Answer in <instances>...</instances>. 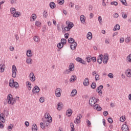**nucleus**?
<instances>
[{"label":"nucleus","instance_id":"f257e3e1","mask_svg":"<svg viewBox=\"0 0 131 131\" xmlns=\"http://www.w3.org/2000/svg\"><path fill=\"white\" fill-rule=\"evenodd\" d=\"M45 121L40 123V126L42 129H44V128H46V127H48V126L50 125V123L53 121L52 117H51V115L48 113H46L45 114Z\"/></svg>","mask_w":131,"mask_h":131},{"label":"nucleus","instance_id":"f03ea898","mask_svg":"<svg viewBox=\"0 0 131 131\" xmlns=\"http://www.w3.org/2000/svg\"><path fill=\"white\" fill-rule=\"evenodd\" d=\"M109 56L107 54H104V56L101 54L97 58V62L99 64H102V62L104 64H107Z\"/></svg>","mask_w":131,"mask_h":131},{"label":"nucleus","instance_id":"7ed1b4c3","mask_svg":"<svg viewBox=\"0 0 131 131\" xmlns=\"http://www.w3.org/2000/svg\"><path fill=\"white\" fill-rule=\"evenodd\" d=\"M10 13L14 18H18L21 16V12L17 11V10L14 7H11L10 9Z\"/></svg>","mask_w":131,"mask_h":131},{"label":"nucleus","instance_id":"20e7f679","mask_svg":"<svg viewBox=\"0 0 131 131\" xmlns=\"http://www.w3.org/2000/svg\"><path fill=\"white\" fill-rule=\"evenodd\" d=\"M7 103L10 105H14L16 103V99L13 97L12 94H9L7 96Z\"/></svg>","mask_w":131,"mask_h":131},{"label":"nucleus","instance_id":"39448f33","mask_svg":"<svg viewBox=\"0 0 131 131\" xmlns=\"http://www.w3.org/2000/svg\"><path fill=\"white\" fill-rule=\"evenodd\" d=\"M9 86L12 89H13V88H15V89H18L19 87V84L17 82H14V79L11 78L9 80Z\"/></svg>","mask_w":131,"mask_h":131},{"label":"nucleus","instance_id":"423d86ee","mask_svg":"<svg viewBox=\"0 0 131 131\" xmlns=\"http://www.w3.org/2000/svg\"><path fill=\"white\" fill-rule=\"evenodd\" d=\"M96 103H97V99L95 97H93L90 99L89 104L91 106H93L94 107Z\"/></svg>","mask_w":131,"mask_h":131},{"label":"nucleus","instance_id":"0eeeda50","mask_svg":"<svg viewBox=\"0 0 131 131\" xmlns=\"http://www.w3.org/2000/svg\"><path fill=\"white\" fill-rule=\"evenodd\" d=\"M62 93V89L60 88H57L55 90V96L57 98H60L61 97V94Z\"/></svg>","mask_w":131,"mask_h":131},{"label":"nucleus","instance_id":"6e6552de","mask_svg":"<svg viewBox=\"0 0 131 131\" xmlns=\"http://www.w3.org/2000/svg\"><path fill=\"white\" fill-rule=\"evenodd\" d=\"M12 76L14 78H16V76H17V68L15 66V65H13L12 66Z\"/></svg>","mask_w":131,"mask_h":131},{"label":"nucleus","instance_id":"1a4fd4ad","mask_svg":"<svg viewBox=\"0 0 131 131\" xmlns=\"http://www.w3.org/2000/svg\"><path fill=\"white\" fill-rule=\"evenodd\" d=\"M82 117V116L80 114L78 115L77 116L76 120L74 121V123L76 124H78V123H80V122H81V121L80 120V119H81Z\"/></svg>","mask_w":131,"mask_h":131},{"label":"nucleus","instance_id":"9d476101","mask_svg":"<svg viewBox=\"0 0 131 131\" xmlns=\"http://www.w3.org/2000/svg\"><path fill=\"white\" fill-rule=\"evenodd\" d=\"M69 69L67 71H66V73L67 74H68V73H70V71H73L74 70V64H71L69 67Z\"/></svg>","mask_w":131,"mask_h":131},{"label":"nucleus","instance_id":"9b49d317","mask_svg":"<svg viewBox=\"0 0 131 131\" xmlns=\"http://www.w3.org/2000/svg\"><path fill=\"white\" fill-rule=\"evenodd\" d=\"M39 87H38V86L36 85L33 89L32 93L33 94H38V93H39Z\"/></svg>","mask_w":131,"mask_h":131},{"label":"nucleus","instance_id":"f8f14e48","mask_svg":"<svg viewBox=\"0 0 131 131\" xmlns=\"http://www.w3.org/2000/svg\"><path fill=\"white\" fill-rule=\"evenodd\" d=\"M125 74L127 77H128V78L131 77V69H127L125 71Z\"/></svg>","mask_w":131,"mask_h":131},{"label":"nucleus","instance_id":"ddd939ff","mask_svg":"<svg viewBox=\"0 0 131 131\" xmlns=\"http://www.w3.org/2000/svg\"><path fill=\"white\" fill-rule=\"evenodd\" d=\"M26 56L28 58H32V57H33V54L31 50H28L27 51Z\"/></svg>","mask_w":131,"mask_h":131},{"label":"nucleus","instance_id":"4468645a","mask_svg":"<svg viewBox=\"0 0 131 131\" xmlns=\"http://www.w3.org/2000/svg\"><path fill=\"white\" fill-rule=\"evenodd\" d=\"M29 78L31 81H35V76L33 73H31L29 75Z\"/></svg>","mask_w":131,"mask_h":131},{"label":"nucleus","instance_id":"2eb2a0df","mask_svg":"<svg viewBox=\"0 0 131 131\" xmlns=\"http://www.w3.org/2000/svg\"><path fill=\"white\" fill-rule=\"evenodd\" d=\"M61 28L63 33H66V32L70 30V29L68 26L64 28V25L61 26Z\"/></svg>","mask_w":131,"mask_h":131},{"label":"nucleus","instance_id":"dca6fc26","mask_svg":"<svg viewBox=\"0 0 131 131\" xmlns=\"http://www.w3.org/2000/svg\"><path fill=\"white\" fill-rule=\"evenodd\" d=\"M0 120L3 123L6 122V118L5 117V115L3 113L0 114Z\"/></svg>","mask_w":131,"mask_h":131},{"label":"nucleus","instance_id":"f3484780","mask_svg":"<svg viewBox=\"0 0 131 131\" xmlns=\"http://www.w3.org/2000/svg\"><path fill=\"white\" fill-rule=\"evenodd\" d=\"M122 131H129V128H128V126L126 124H123L122 126Z\"/></svg>","mask_w":131,"mask_h":131},{"label":"nucleus","instance_id":"a211bd4d","mask_svg":"<svg viewBox=\"0 0 131 131\" xmlns=\"http://www.w3.org/2000/svg\"><path fill=\"white\" fill-rule=\"evenodd\" d=\"M93 108L95 110H97V111H101L102 110V107L99 104H95Z\"/></svg>","mask_w":131,"mask_h":131},{"label":"nucleus","instance_id":"6ab92c4d","mask_svg":"<svg viewBox=\"0 0 131 131\" xmlns=\"http://www.w3.org/2000/svg\"><path fill=\"white\" fill-rule=\"evenodd\" d=\"M76 47H77V43H76V42H74L72 43L71 45V49L73 51H74V50H75L76 49Z\"/></svg>","mask_w":131,"mask_h":131},{"label":"nucleus","instance_id":"aec40b11","mask_svg":"<svg viewBox=\"0 0 131 131\" xmlns=\"http://www.w3.org/2000/svg\"><path fill=\"white\" fill-rule=\"evenodd\" d=\"M63 103L62 102H59L57 105V110H62L63 108Z\"/></svg>","mask_w":131,"mask_h":131},{"label":"nucleus","instance_id":"412c9836","mask_svg":"<svg viewBox=\"0 0 131 131\" xmlns=\"http://www.w3.org/2000/svg\"><path fill=\"white\" fill-rule=\"evenodd\" d=\"M66 24L67 25V26L70 29H71V28H72V27H73L74 26V25L73 24V23H71L69 21H66Z\"/></svg>","mask_w":131,"mask_h":131},{"label":"nucleus","instance_id":"4be33fe9","mask_svg":"<svg viewBox=\"0 0 131 131\" xmlns=\"http://www.w3.org/2000/svg\"><path fill=\"white\" fill-rule=\"evenodd\" d=\"M33 40L35 42H39L40 41V38L38 36H35L33 37Z\"/></svg>","mask_w":131,"mask_h":131},{"label":"nucleus","instance_id":"5701e85b","mask_svg":"<svg viewBox=\"0 0 131 131\" xmlns=\"http://www.w3.org/2000/svg\"><path fill=\"white\" fill-rule=\"evenodd\" d=\"M80 20L82 24H84V23H85V16L83 15H81L80 17Z\"/></svg>","mask_w":131,"mask_h":131},{"label":"nucleus","instance_id":"b1692460","mask_svg":"<svg viewBox=\"0 0 131 131\" xmlns=\"http://www.w3.org/2000/svg\"><path fill=\"white\" fill-rule=\"evenodd\" d=\"M26 85H27V88L29 90V91H31V89H32V87L31 86V82H30L29 81H27Z\"/></svg>","mask_w":131,"mask_h":131},{"label":"nucleus","instance_id":"393cba45","mask_svg":"<svg viewBox=\"0 0 131 131\" xmlns=\"http://www.w3.org/2000/svg\"><path fill=\"white\" fill-rule=\"evenodd\" d=\"M89 84H90V82H89V78H86L84 80L83 85H84V86H88V85H89Z\"/></svg>","mask_w":131,"mask_h":131},{"label":"nucleus","instance_id":"a878e982","mask_svg":"<svg viewBox=\"0 0 131 131\" xmlns=\"http://www.w3.org/2000/svg\"><path fill=\"white\" fill-rule=\"evenodd\" d=\"M86 37L88 39H89V40H91V39L93 38V35H92V32H88L86 35Z\"/></svg>","mask_w":131,"mask_h":131},{"label":"nucleus","instance_id":"bb28decb","mask_svg":"<svg viewBox=\"0 0 131 131\" xmlns=\"http://www.w3.org/2000/svg\"><path fill=\"white\" fill-rule=\"evenodd\" d=\"M31 57H28L26 58V63L29 64H32V59L31 58Z\"/></svg>","mask_w":131,"mask_h":131},{"label":"nucleus","instance_id":"cd10ccee","mask_svg":"<svg viewBox=\"0 0 131 131\" xmlns=\"http://www.w3.org/2000/svg\"><path fill=\"white\" fill-rule=\"evenodd\" d=\"M36 18H37L36 14H32L31 16L30 21H35V19H36Z\"/></svg>","mask_w":131,"mask_h":131},{"label":"nucleus","instance_id":"c85d7f7f","mask_svg":"<svg viewBox=\"0 0 131 131\" xmlns=\"http://www.w3.org/2000/svg\"><path fill=\"white\" fill-rule=\"evenodd\" d=\"M77 94V91L76 90L74 89L72 90L71 93V97H75V96H76V94Z\"/></svg>","mask_w":131,"mask_h":131},{"label":"nucleus","instance_id":"c756f323","mask_svg":"<svg viewBox=\"0 0 131 131\" xmlns=\"http://www.w3.org/2000/svg\"><path fill=\"white\" fill-rule=\"evenodd\" d=\"M75 80H76V76L73 75L70 79V82H73Z\"/></svg>","mask_w":131,"mask_h":131},{"label":"nucleus","instance_id":"7c9ffc66","mask_svg":"<svg viewBox=\"0 0 131 131\" xmlns=\"http://www.w3.org/2000/svg\"><path fill=\"white\" fill-rule=\"evenodd\" d=\"M67 115L68 116H71L72 115V109H69L67 111Z\"/></svg>","mask_w":131,"mask_h":131},{"label":"nucleus","instance_id":"2f4dec72","mask_svg":"<svg viewBox=\"0 0 131 131\" xmlns=\"http://www.w3.org/2000/svg\"><path fill=\"white\" fill-rule=\"evenodd\" d=\"M49 6L51 9H55L56 8V4L54 2H51Z\"/></svg>","mask_w":131,"mask_h":131},{"label":"nucleus","instance_id":"473e14b6","mask_svg":"<svg viewBox=\"0 0 131 131\" xmlns=\"http://www.w3.org/2000/svg\"><path fill=\"white\" fill-rule=\"evenodd\" d=\"M32 131H37V126L36 124H33L32 126Z\"/></svg>","mask_w":131,"mask_h":131},{"label":"nucleus","instance_id":"72a5a7b5","mask_svg":"<svg viewBox=\"0 0 131 131\" xmlns=\"http://www.w3.org/2000/svg\"><path fill=\"white\" fill-rule=\"evenodd\" d=\"M119 29H120V26H119V25H116L114 29H113V31H116V30H119Z\"/></svg>","mask_w":131,"mask_h":131},{"label":"nucleus","instance_id":"f704fd0d","mask_svg":"<svg viewBox=\"0 0 131 131\" xmlns=\"http://www.w3.org/2000/svg\"><path fill=\"white\" fill-rule=\"evenodd\" d=\"M5 72V64H1L0 65V72Z\"/></svg>","mask_w":131,"mask_h":131},{"label":"nucleus","instance_id":"c9c22d12","mask_svg":"<svg viewBox=\"0 0 131 131\" xmlns=\"http://www.w3.org/2000/svg\"><path fill=\"white\" fill-rule=\"evenodd\" d=\"M85 60L88 63H90L92 61V57L91 56H88L85 58Z\"/></svg>","mask_w":131,"mask_h":131},{"label":"nucleus","instance_id":"e433bc0d","mask_svg":"<svg viewBox=\"0 0 131 131\" xmlns=\"http://www.w3.org/2000/svg\"><path fill=\"white\" fill-rule=\"evenodd\" d=\"M127 62H128V63H131V54H130L127 57Z\"/></svg>","mask_w":131,"mask_h":131},{"label":"nucleus","instance_id":"4c0bfd02","mask_svg":"<svg viewBox=\"0 0 131 131\" xmlns=\"http://www.w3.org/2000/svg\"><path fill=\"white\" fill-rule=\"evenodd\" d=\"M63 47H64V45L61 42L58 43L57 44V48H58V49H62Z\"/></svg>","mask_w":131,"mask_h":131},{"label":"nucleus","instance_id":"58836bf2","mask_svg":"<svg viewBox=\"0 0 131 131\" xmlns=\"http://www.w3.org/2000/svg\"><path fill=\"white\" fill-rule=\"evenodd\" d=\"M125 116H122L120 118V121L121 122H124L125 121Z\"/></svg>","mask_w":131,"mask_h":131},{"label":"nucleus","instance_id":"ea45409f","mask_svg":"<svg viewBox=\"0 0 131 131\" xmlns=\"http://www.w3.org/2000/svg\"><path fill=\"white\" fill-rule=\"evenodd\" d=\"M98 21L99 22V24L102 25L103 23V20L102 19V16H100L98 17Z\"/></svg>","mask_w":131,"mask_h":131},{"label":"nucleus","instance_id":"a19ab883","mask_svg":"<svg viewBox=\"0 0 131 131\" xmlns=\"http://www.w3.org/2000/svg\"><path fill=\"white\" fill-rule=\"evenodd\" d=\"M67 41V40L64 38H62L61 39V43L63 45H66Z\"/></svg>","mask_w":131,"mask_h":131},{"label":"nucleus","instance_id":"79ce46f5","mask_svg":"<svg viewBox=\"0 0 131 131\" xmlns=\"http://www.w3.org/2000/svg\"><path fill=\"white\" fill-rule=\"evenodd\" d=\"M122 16L124 19H126L127 18V15H126L124 12L122 13Z\"/></svg>","mask_w":131,"mask_h":131},{"label":"nucleus","instance_id":"37998d69","mask_svg":"<svg viewBox=\"0 0 131 131\" xmlns=\"http://www.w3.org/2000/svg\"><path fill=\"white\" fill-rule=\"evenodd\" d=\"M64 0H58L57 1L58 4H59V5H63V4H64Z\"/></svg>","mask_w":131,"mask_h":131},{"label":"nucleus","instance_id":"c03bdc74","mask_svg":"<svg viewBox=\"0 0 131 131\" xmlns=\"http://www.w3.org/2000/svg\"><path fill=\"white\" fill-rule=\"evenodd\" d=\"M120 2L124 5V6H127V3H126V1L125 0H120Z\"/></svg>","mask_w":131,"mask_h":131},{"label":"nucleus","instance_id":"a18cd8bd","mask_svg":"<svg viewBox=\"0 0 131 131\" xmlns=\"http://www.w3.org/2000/svg\"><path fill=\"white\" fill-rule=\"evenodd\" d=\"M68 41L70 43H73V42H75L74 39H73V38H69Z\"/></svg>","mask_w":131,"mask_h":131},{"label":"nucleus","instance_id":"49530a36","mask_svg":"<svg viewBox=\"0 0 131 131\" xmlns=\"http://www.w3.org/2000/svg\"><path fill=\"white\" fill-rule=\"evenodd\" d=\"M41 25V23L38 21H36L35 22V26H37L38 27H39Z\"/></svg>","mask_w":131,"mask_h":131},{"label":"nucleus","instance_id":"de8ad7c7","mask_svg":"<svg viewBox=\"0 0 131 131\" xmlns=\"http://www.w3.org/2000/svg\"><path fill=\"white\" fill-rule=\"evenodd\" d=\"M96 85H97V84H96V83H95V82L92 83V84H91L92 89H96Z\"/></svg>","mask_w":131,"mask_h":131},{"label":"nucleus","instance_id":"09e8293b","mask_svg":"<svg viewBox=\"0 0 131 131\" xmlns=\"http://www.w3.org/2000/svg\"><path fill=\"white\" fill-rule=\"evenodd\" d=\"M125 42H126V43H128V42H129V41H130V37H127L125 39Z\"/></svg>","mask_w":131,"mask_h":131},{"label":"nucleus","instance_id":"8fccbe9b","mask_svg":"<svg viewBox=\"0 0 131 131\" xmlns=\"http://www.w3.org/2000/svg\"><path fill=\"white\" fill-rule=\"evenodd\" d=\"M95 80L97 81V80H100V76H99V74H96L95 75Z\"/></svg>","mask_w":131,"mask_h":131},{"label":"nucleus","instance_id":"3c124183","mask_svg":"<svg viewBox=\"0 0 131 131\" xmlns=\"http://www.w3.org/2000/svg\"><path fill=\"white\" fill-rule=\"evenodd\" d=\"M86 123L88 126H91V125H92V123L91 122V121L89 120H86Z\"/></svg>","mask_w":131,"mask_h":131},{"label":"nucleus","instance_id":"603ef678","mask_svg":"<svg viewBox=\"0 0 131 131\" xmlns=\"http://www.w3.org/2000/svg\"><path fill=\"white\" fill-rule=\"evenodd\" d=\"M111 4L112 5H114V6H117L118 5V3H117V2H113L111 3Z\"/></svg>","mask_w":131,"mask_h":131},{"label":"nucleus","instance_id":"864d4df0","mask_svg":"<svg viewBox=\"0 0 131 131\" xmlns=\"http://www.w3.org/2000/svg\"><path fill=\"white\" fill-rule=\"evenodd\" d=\"M80 63H81V64H83L84 65H85L86 64V62L84 61L83 59H81V60L80 61Z\"/></svg>","mask_w":131,"mask_h":131},{"label":"nucleus","instance_id":"5fc2aeb1","mask_svg":"<svg viewBox=\"0 0 131 131\" xmlns=\"http://www.w3.org/2000/svg\"><path fill=\"white\" fill-rule=\"evenodd\" d=\"M70 126H71V129H75L74 128V124H73V123H70Z\"/></svg>","mask_w":131,"mask_h":131},{"label":"nucleus","instance_id":"6e6d98bb","mask_svg":"<svg viewBox=\"0 0 131 131\" xmlns=\"http://www.w3.org/2000/svg\"><path fill=\"white\" fill-rule=\"evenodd\" d=\"M107 76L108 77H110V78H113V77H114V75H113V74H112V73H110V74H108V75H107Z\"/></svg>","mask_w":131,"mask_h":131},{"label":"nucleus","instance_id":"4d7b16f0","mask_svg":"<svg viewBox=\"0 0 131 131\" xmlns=\"http://www.w3.org/2000/svg\"><path fill=\"white\" fill-rule=\"evenodd\" d=\"M91 60H92V62L95 63V62L97 61V58H96V57H93L92 58H91Z\"/></svg>","mask_w":131,"mask_h":131},{"label":"nucleus","instance_id":"13d9d810","mask_svg":"<svg viewBox=\"0 0 131 131\" xmlns=\"http://www.w3.org/2000/svg\"><path fill=\"white\" fill-rule=\"evenodd\" d=\"M107 121H108V122L110 123H113V120H112V118H109L107 119Z\"/></svg>","mask_w":131,"mask_h":131},{"label":"nucleus","instance_id":"bf43d9fd","mask_svg":"<svg viewBox=\"0 0 131 131\" xmlns=\"http://www.w3.org/2000/svg\"><path fill=\"white\" fill-rule=\"evenodd\" d=\"M103 88H104L103 86V85H100L99 86L98 88H97V91H102V90H103Z\"/></svg>","mask_w":131,"mask_h":131},{"label":"nucleus","instance_id":"052dcab7","mask_svg":"<svg viewBox=\"0 0 131 131\" xmlns=\"http://www.w3.org/2000/svg\"><path fill=\"white\" fill-rule=\"evenodd\" d=\"M124 42V38L123 37H121L120 38V43H122V42Z\"/></svg>","mask_w":131,"mask_h":131},{"label":"nucleus","instance_id":"680f3d73","mask_svg":"<svg viewBox=\"0 0 131 131\" xmlns=\"http://www.w3.org/2000/svg\"><path fill=\"white\" fill-rule=\"evenodd\" d=\"M40 103H43V102H45V98L41 97L40 98Z\"/></svg>","mask_w":131,"mask_h":131},{"label":"nucleus","instance_id":"e2e57ef3","mask_svg":"<svg viewBox=\"0 0 131 131\" xmlns=\"http://www.w3.org/2000/svg\"><path fill=\"white\" fill-rule=\"evenodd\" d=\"M12 127H13V124H10V125L8 126V129L9 131L12 130Z\"/></svg>","mask_w":131,"mask_h":131},{"label":"nucleus","instance_id":"0e129e2a","mask_svg":"<svg viewBox=\"0 0 131 131\" xmlns=\"http://www.w3.org/2000/svg\"><path fill=\"white\" fill-rule=\"evenodd\" d=\"M105 43L106 45H109L110 43V42H109V40L108 39H105Z\"/></svg>","mask_w":131,"mask_h":131},{"label":"nucleus","instance_id":"69168bd1","mask_svg":"<svg viewBox=\"0 0 131 131\" xmlns=\"http://www.w3.org/2000/svg\"><path fill=\"white\" fill-rule=\"evenodd\" d=\"M64 37H65V38H66L67 39V38H68V37H69V34L66 33L64 34Z\"/></svg>","mask_w":131,"mask_h":131},{"label":"nucleus","instance_id":"338daca9","mask_svg":"<svg viewBox=\"0 0 131 131\" xmlns=\"http://www.w3.org/2000/svg\"><path fill=\"white\" fill-rule=\"evenodd\" d=\"M0 128H4V124L0 121Z\"/></svg>","mask_w":131,"mask_h":131},{"label":"nucleus","instance_id":"774afa93","mask_svg":"<svg viewBox=\"0 0 131 131\" xmlns=\"http://www.w3.org/2000/svg\"><path fill=\"white\" fill-rule=\"evenodd\" d=\"M9 50L10 51H11V52H13V51H14V47L13 46H10L9 48Z\"/></svg>","mask_w":131,"mask_h":131}]
</instances>
